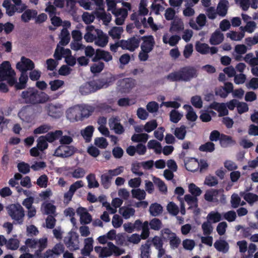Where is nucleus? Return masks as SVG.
<instances>
[{
	"label": "nucleus",
	"mask_w": 258,
	"mask_h": 258,
	"mask_svg": "<svg viewBox=\"0 0 258 258\" xmlns=\"http://www.w3.org/2000/svg\"><path fill=\"white\" fill-rule=\"evenodd\" d=\"M157 127V123L156 120H152L147 122L144 126V130L147 133H150Z\"/></svg>",
	"instance_id": "56"
},
{
	"label": "nucleus",
	"mask_w": 258,
	"mask_h": 258,
	"mask_svg": "<svg viewBox=\"0 0 258 258\" xmlns=\"http://www.w3.org/2000/svg\"><path fill=\"white\" fill-rule=\"evenodd\" d=\"M188 191L192 196L195 197L199 196L202 194L201 189L193 183H190L189 184Z\"/></svg>",
	"instance_id": "51"
},
{
	"label": "nucleus",
	"mask_w": 258,
	"mask_h": 258,
	"mask_svg": "<svg viewBox=\"0 0 258 258\" xmlns=\"http://www.w3.org/2000/svg\"><path fill=\"white\" fill-rule=\"evenodd\" d=\"M214 246L217 251L223 253L227 252L229 249L228 243L223 239L216 240L214 244Z\"/></svg>",
	"instance_id": "19"
},
{
	"label": "nucleus",
	"mask_w": 258,
	"mask_h": 258,
	"mask_svg": "<svg viewBox=\"0 0 258 258\" xmlns=\"http://www.w3.org/2000/svg\"><path fill=\"white\" fill-rule=\"evenodd\" d=\"M9 215L16 223L21 225L24 222L25 211L20 204H12L7 207Z\"/></svg>",
	"instance_id": "4"
},
{
	"label": "nucleus",
	"mask_w": 258,
	"mask_h": 258,
	"mask_svg": "<svg viewBox=\"0 0 258 258\" xmlns=\"http://www.w3.org/2000/svg\"><path fill=\"white\" fill-rule=\"evenodd\" d=\"M21 96L26 103L33 105L44 103L49 99V96L45 92L31 87L23 91Z\"/></svg>",
	"instance_id": "2"
},
{
	"label": "nucleus",
	"mask_w": 258,
	"mask_h": 258,
	"mask_svg": "<svg viewBox=\"0 0 258 258\" xmlns=\"http://www.w3.org/2000/svg\"><path fill=\"white\" fill-rule=\"evenodd\" d=\"M19 241L17 239L11 238L7 242V247L11 250H16L19 246Z\"/></svg>",
	"instance_id": "52"
},
{
	"label": "nucleus",
	"mask_w": 258,
	"mask_h": 258,
	"mask_svg": "<svg viewBox=\"0 0 258 258\" xmlns=\"http://www.w3.org/2000/svg\"><path fill=\"white\" fill-rule=\"evenodd\" d=\"M224 40L223 34L219 31H215L211 35L210 43L212 45H218Z\"/></svg>",
	"instance_id": "21"
},
{
	"label": "nucleus",
	"mask_w": 258,
	"mask_h": 258,
	"mask_svg": "<svg viewBox=\"0 0 258 258\" xmlns=\"http://www.w3.org/2000/svg\"><path fill=\"white\" fill-rule=\"evenodd\" d=\"M231 204L233 208H237L240 204L241 199L238 195L234 194L231 196Z\"/></svg>",
	"instance_id": "62"
},
{
	"label": "nucleus",
	"mask_w": 258,
	"mask_h": 258,
	"mask_svg": "<svg viewBox=\"0 0 258 258\" xmlns=\"http://www.w3.org/2000/svg\"><path fill=\"white\" fill-rule=\"evenodd\" d=\"M184 165L187 170L192 172L197 171L199 168V162L195 158H190L184 160Z\"/></svg>",
	"instance_id": "17"
},
{
	"label": "nucleus",
	"mask_w": 258,
	"mask_h": 258,
	"mask_svg": "<svg viewBox=\"0 0 258 258\" xmlns=\"http://www.w3.org/2000/svg\"><path fill=\"white\" fill-rule=\"evenodd\" d=\"M76 149L73 146L61 145L55 151L54 155L61 158H68L73 155Z\"/></svg>",
	"instance_id": "9"
},
{
	"label": "nucleus",
	"mask_w": 258,
	"mask_h": 258,
	"mask_svg": "<svg viewBox=\"0 0 258 258\" xmlns=\"http://www.w3.org/2000/svg\"><path fill=\"white\" fill-rule=\"evenodd\" d=\"M196 50L203 54L209 53L210 47L206 43H202L198 42L196 44Z\"/></svg>",
	"instance_id": "40"
},
{
	"label": "nucleus",
	"mask_w": 258,
	"mask_h": 258,
	"mask_svg": "<svg viewBox=\"0 0 258 258\" xmlns=\"http://www.w3.org/2000/svg\"><path fill=\"white\" fill-rule=\"evenodd\" d=\"M123 30L121 27H113L109 31V35L113 39H119Z\"/></svg>",
	"instance_id": "39"
},
{
	"label": "nucleus",
	"mask_w": 258,
	"mask_h": 258,
	"mask_svg": "<svg viewBox=\"0 0 258 258\" xmlns=\"http://www.w3.org/2000/svg\"><path fill=\"white\" fill-rule=\"evenodd\" d=\"M112 59V56L108 51H106L102 49H97L95 51V54L92 58L93 62H98L100 60H103L106 62H108Z\"/></svg>",
	"instance_id": "13"
},
{
	"label": "nucleus",
	"mask_w": 258,
	"mask_h": 258,
	"mask_svg": "<svg viewBox=\"0 0 258 258\" xmlns=\"http://www.w3.org/2000/svg\"><path fill=\"white\" fill-rule=\"evenodd\" d=\"M167 209L168 212L173 215H176L179 212L178 207L173 202H170L167 206Z\"/></svg>",
	"instance_id": "58"
},
{
	"label": "nucleus",
	"mask_w": 258,
	"mask_h": 258,
	"mask_svg": "<svg viewBox=\"0 0 258 258\" xmlns=\"http://www.w3.org/2000/svg\"><path fill=\"white\" fill-rule=\"evenodd\" d=\"M219 141L222 147H226L232 142V139L231 137L222 134Z\"/></svg>",
	"instance_id": "49"
},
{
	"label": "nucleus",
	"mask_w": 258,
	"mask_h": 258,
	"mask_svg": "<svg viewBox=\"0 0 258 258\" xmlns=\"http://www.w3.org/2000/svg\"><path fill=\"white\" fill-rule=\"evenodd\" d=\"M95 144L100 148L104 149L108 146V142L105 138H98L95 140Z\"/></svg>",
	"instance_id": "60"
},
{
	"label": "nucleus",
	"mask_w": 258,
	"mask_h": 258,
	"mask_svg": "<svg viewBox=\"0 0 258 258\" xmlns=\"http://www.w3.org/2000/svg\"><path fill=\"white\" fill-rule=\"evenodd\" d=\"M240 196L250 205L258 201V196L253 193L242 191L240 192Z\"/></svg>",
	"instance_id": "22"
},
{
	"label": "nucleus",
	"mask_w": 258,
	"mask_h": 258,
	"mask_svg": "<svg viewBox=\"0 0 258 258\" xmlns=\"http://www.w3.org/2000/svg\"><path fill=\"white\" fill-rule=\"evenodd\" d=\"M37 12L34 10L28 9L21 15V20L25 23L28 22L31 19L36 17Z\"/></svg>",
	"instance_id": "25"
},
{
	"label": "nucleus",
	"mask_w": 258,
	"mask_h": 258,
	"mask_svg": "<svg viewBox=\"0 0 258 258\" xmlns=\"http://www.w3.org/2000/svg\"><path fill=\"white\" fill-rule=\"evenodd\" d=\"M202 228L205 235H210L213 229L212 225L209 221L204 222L202 225Z\"/></svg>",
	"instance_id": "48"
},
{
	"label": "nucleus",
	"mask_w": 258,
	"mask_h": 258,
	"mask_svg": "<svg viewBox=\"0 0 258 258\" xmlns=\"http://www.w3.org/2000/svg\"><path fill=\"white\" fill-rule=\"evenodd\" d=\"M149 226L152 230L159 231L162 227V223L160 219L154 218L149 222Z\"/></svg>",
	"instance_id": "38"
},
{
	"label": "nucleus",
	"mask_w": 258,
	"mask_h": 258,
	"mask_svg": "<svg viewBox=\"0 0 258 258\" xmlns=\"http://www.w3.org/2000/svg\"><path fill=\"white\" fill-rule=\"evenodd\" d=\"M64 249L65 248L63 244L61 243H57L54 245L52 249L47 250L46 251V253L47 254L46 256L47 258L49 256L52 255V254L59 255L61 253L64 252Z\"/></svg>",
	"instance_id": "20"
},
{
	"label": "nucleus",
	"mask_w": 258,
	"mask_h": 258,
	"mask_svg": "<svg viewBox=\"0 0 258 258\" xmlns=\"http://www.w3.org/2000/svg\"><path fill=\"white\" fill-rule=\"evenodd\" d=\"M86 178L88 181V186L89 188H97L99 186V184L94 173H90L87 175Z\"/></svg>",
	"instance_id": "34"
},
{
	"label": "nucleus",
	"mask_w": 258,
	"mask_h": 258,
	"mask_svg": "<svg viewBox=\"0 0 258 258\" xmlns=\"http://www.w3.org/2000/svg\"><path fill=\"white\" fill-rule=\"evenodd\" d=\"M47 113L48 115L55 118H58L61 116L59 109L52 104L47 106Z\"/></svg>",
	"instance_id": "27"
},
{
	"label": "nucleus",
	"mask_w": 258,
	"mask_h": 258,
	"mask_svg": "<svg viewBox=\"0 0 258 258\" xmlns=\"http://www.w3.org/2000/svg\"><path fill=\"white\" fill-rule=\"evenodd\" d=\"M55 216L49 215L46 218V226L47 228L53 229L56 223V219L54 218Z\"/></svg>",
	"instance_id": "59"
},
{
	"label": "nucleus",
	"mask_w": 258,
	"mask_h": 258,
	"mask_svg": "<svg viewBox=\"0 0 258 258\" xmlns=\"http://www.w3.org/2000/svg\"><path fill=\"white\" fill-rule=\"evenodd\" d=\"M35 66H16V68L21 72V76L19 79V82L16 84L17 90L25 89L28 80V70H31Z\"/></svg>",
	"instance_id": "5"
},
{
	"label": "nucleus",
	"mask_w": 258,
	"mask_h": 258,
	"mask_svg": "<svg viewBox=\"0 0 258 258\" xmlns=\"http://www.w3.org/2000/svg\"><path fill=\"white\" fill-rule=\"evenodd\" d=\"M135 210L132 208H125L123 210V211L120 213L124 219H127L131 216L135 214Z\"/></svg>",
	"instance_id": "64"
},
{
	"label": "nucleus",
	"mask_w": 258,
	"mask_h": 258,
	"mask_svg": "<svg viewBox=\"0 0 258 258\" xmlns=\"http://www.w3.org/2000/svg\"><path fill=\"white\" fill-rule=\"evenodd\" d=\"M52 127L48 124H43L35 128L33 133L35 135L41 134L48 133V131L52 129Z\"/></svg>",
	"instance_id": "42"
},
{
	"label": "nucleus",
	"mask_w": 258,
	"mask_h": 258,
	"mask_svg": "<svg viewBox=\"0 0 258 258\" xmlns=\"http://www.w3.org/2000/svg\"><path fill=\"white\" fill-rule=\"evenodd\" d=\"M183 108L187 110V113L186 114V117L187 120L190 121H195L198 116L196 113L194 111L193 108L189 105H184Z\"/></svg>",
	"instance_id": "30"
},
{
	"label": "nucleus",
	"mask_w": 258,
	"mask_h": 258,
	"mask_svg": "<svg viewBox=\"0 0 258 258\" xmlns=\"http://www.w3.org/2000/svg\"><path fill=\"white\" fill-rule=\"evenodd\" d=\"M107 245L110 248V250L111 252V255L114 254L116 256H118L122 254L125 253V250L123 249L120 248L118 246L115 245L112 242H108L107 243Z\"/></svg>",
	"instance_id": "36"
},
{
	"label": "nucleus",
	"mask_w": 258,
	"mask_h": 258,
	"mask_svg": "<svg viewBox=\"0 0 258 258\" xmlns=\"http://www.w3.org/2000/svg\"><path fill=\"white\" fill-rule=\"evenodd\" d=\"M182 116L183 115L175 109L172 110L169 114L170 120L174 123H177Z\"/></svg>",
	"instance_id": "45"
},
{
	"label": "nucleus",
	"mask_w": 258,
	"mask_h": 258,
	"mask_svg": "<svg viewBox=\"0 0 258 258\" xmlns=\"http://www.w3.org/2000/svg\"><path fill=\"white\" fill-rule=\"evenodd\" d=\"M30 72L28 73L30 79L33 81H38L41 75V72L37 70H35L34 68L31 70H28Z\"/></svg>",
	"instance_id": "53"
},
{
	"label": "nucleus",
	"mask_w": 258,
	"mask_h": 258,
	"mask_svg": "<svg viewBox=\"0 0 258 258\" xmlns=\"http://www.w3.org/2000/svg\"><path fill=\"white\" fill-rule=\"evenodd\" d=\"M44 136H40L37 139V147L40 151H43L48 148L47 141Z\"/></svg>",
	"instance_id": "47"
},
{
	"label": "nucleus",
	"mask_w": 258,
	"mask_h": 258,
	"mask_svg": "<svg viewBox=\"0 0 258 258\" xmlns=\"http://www.w3.org/2000/svg\"><path fill=\"white\" fill-rule=\"evenodd\" d=\"M149 138V135L146 133L140 134H134L131 138L134 142H143L146 143Z\"/></svg>",
	"instance_id": "41"
},
{
	"label": "nucleus",
	"mask_w": 258,
	"mask_h": 258,
	"mask_svg": "<svg viewBox=\"0 0 258 258\" xmlns=\"http://www.w3.org/2000/svg\"><path fill=\"white\" fill-rule=\"evenodd\" d=\"M80 112H81L79 105L70 107L66 111L67 118L72 122L82 120Z\"/></svg>",
	"instance_id": "11"
},
{
	"label": "nucleus",
	"mask_w": 258,
	"mask_h": 258,
	"mask_svg": "<svg viewBox=\"0 0 258 258\" xmlns=\"http://www.w3.org/2000/svg\"><path fill=\"white\" fill-rule=\"evenodd\" d=\"M163 208L161 205L157 203L152 204L150 206L149 212L150 214L154 217L157 216L162 213Z\"/></svg>",
	"instance_id": "29"
},
{
	"label": "nucleus",
	"mask_w": 258,
	"mask_h": 258,
	"mask_svg": "<svg viewBox=\"0 0 258 258\" xmlns=\"http://www.w3.org/2000/svg\"><path fill=\"white\" fill-rule=\"evenodd\" d=\"M66 246L71 250L74 251L79 249V237L78 235L71 233L63 239Z\"/></svg>",
	"instance_id": "10"
},
{
	"label": "nucleus",
	"mask_w": 258,
	"mask_h": 258,
	"mask_svg": "<svg viewBox=\"0 0 258 258\" xmlns=\"http://www.w3.org/2000/svg\"><path fill=\"white\" fill-rule=\"evenodd\" d=\"M140 40L143 41L141 45V49L150 52L154 47L155 41L152 35L144 36L141 37Z\"/></svg>",
	"instance_id": "12"
},
{
	"label": "nucleus",
	"mask_w": 258,
	"mask_h": 258,
	"mask_svg": "<svg viewBox=\"0 0 258 258\" xmlns=\"http://www.w3.org/2000/svg\"><path fill=\"white\" fill-rule=\"evenodd\" d=\"M49 84L50 86V89L52 91H56L63 85L64 82L60 80H55L50 81Z\"/></svg>",
	"instance_id": "57"
},
{
	"label": "nucleus",
	"mask_w": 258,
	"mask_h": 258,
	"mask_svg": "<svg viewBox=\"0 0 258 258\" xmlns=\"http://www.w3.org/2000/svg\"><path fill=\"white\" fill-rule=\"evenodd\" d=\"M219 190L218 189H212L206 191L204 195V198L206 201L209 202H214L218 201L217 197L219 194Z\"/></svg>",
	"instance_id": "24"
},
{
	"label": "nucleus",
	"mask_w": 258,
	"mask_h": 258,
	"mask_svg": "<svg viewBox=\"0 0 258 258\" xmlns=\"http://www.w3.org/2000/svg\"><path fill=\"white\" fill-rule=\"evenodd\" d=\"M215 144L211 141L201 145L199 148L200 151L205 152H212L215 150Z\"/></svg>",
	"instance_id": "43"
},
{
	"label": "nucleus",
	"mask_w": 258,
	"mask_h": 258,
	"mask_svg": "<svg viewBox=\"0 0 258 258\" xmlns=\"http://www.w3.org/2000/svg\"><path fill=\"white\" fill-rule=\"evenodd\" d=\"M218 181L216 177L209 175L206 177L204 183L209 186H214L217 185Z\"/></svg>",
	"instance_id": "61"
},
{
	"label": "nucleus",
	"mask_w": 258,
	"mask_h": 258,
	"mask_svg": "<svg viewBox=\"0 0 258 258\" xmlns=\"http://www.w3.org/2000/svg\"><path fill=\"white\" fill-rule=\"evenodd\" d=\"M95 31L97 35L95 40V44L102 47L105 46L108 42V36L101 30L97 29Z\"/></svg>",
	"instance_id": "16"
},
{
	"label": "nucleus",
	"mask_w": 258,
	"mask_h": 258,
	"mask_svg": "<svg viewBox=\"0 0 258 258\" xmlns=\"http://www.w3.org/2000/svg\"><path fill=\"white\" fill-rule=\"evenodd\" d=\"M93 239L92 237H88L84 240V247L81 250V254L85 256L90 255L93 249Z\"/></svg>",
	"instance_id": "18"
},
{
	"label": "nucleus",
	"mask_w": 258,
	"mask_h": 258,
	"mask_svg": "<svg viewBox=\"0 0 258 258\" xmlns=\"http://www.w3.org/2000/svg\"><path fill=\"white\" fill-rule=\"evenodd\" d=\"M109 124L110 127L113 130L116 134L121 135L124 132L123 126L120 123V119L117 116L110 118Z\"/></svg>",
	"instance_id": "14"
},
{
	"label": "nucleus",
	"mask_w": 258,
	"mask_h": 258,
	"mask_svg": "<svg viewBox=\"0 0 258 258\" xmlns=\"http://www.w3.org/2000/svg\"><path fill=\"white\" fill-rule=\"evenodd\" d=\"M175 137L179 140H183L186 136V127L184 125L176 127L174 132Z\"/></svg>",
	"instance_id": "35"
},
{
	"label": "nucleus",
	"mask_w": 258,
	"mask_h": 258,
	"mask_svg": "<svg viewBox=\"0 0 258 258\" xmlns=\"http://www.w3.org/2000/svg\"><path fill=\"white\" fill-rule=\"evenodd\" d=\"M81 119L84 118L88 117L94 111V108L92 106L88 105H79Z\"/></svg>",
	"instance_id": "23"
},
{
	"label": "nucleus",
	"mask_w": 258,
	"mask_h": 258,
	"mask_svg": "<svg viewBox=\"0 0 258 258\" xmlns=\"http://www.w3.org/2000/svg\"><path fill=\"white\" fill-rule=\"evenodd\" d=\"M208 221H212L213 223H217L221 220V215L218 212H211L207 216Z\"/></svg>",
	"instance_id": "54"
},
{
	"label": "nucleus",
	"mask_w": 258,
	"mask_h": 258,
	"mask_svg": "<svg viewBox=\"0 0 258 258\" xmlns=\"http://www.w3.org/2000/svg\"><path fill=\"white\" fill-rule=\"evenodd\" d=\"M227 37L230 38L232 40L238 41L241 40L244 36V32L237 33L235 31H230L226 34Z\"/></svg>",
	"instance_id": "46"
},
{
	"label": "nucleus",
	"mask_w": 258,
	"mask_h": 258,
	"mask_svg": "<svg viewBox=\"0 0 258 258\" xmlns=\"http://www.w3.org/2000/svg\"><path fill=\"white\" fill-rule=\"evenodd\" d=\"M255 57L252 53H248L243 57V60L248 64H258V51H255Z\"/></svg>",
	"instance_id": "31"
},
{
	"label": "nucleus",
	"mask_w": 258,
	"mask_h": 258,
	"mask_svg": "<svg viewBox=\"0 0 258 258\" xmlns=\"http://www.w3.org/2000/svg\"><path fill=\"white\" fill-rule=\"evenodd\" d=\"M116 79L117 77L111 74L106 73L105 76L101 79L84 83L80 87L79 91L83 95H88L111 85Z\"/></svg>",
	"instance_id": "1"
},
{
	"label": "nucleus",
	"mask_w": 258,
	"mask_h": 258,
	"mask_svg": "<svg viewBox=\"0 0 258 258\" xmlns=\"http://www.w3.org/2000/svg\"><path fill=\"white\" fill-rule=\"evenodd\" d=\"M133 197L140 201L145 199L146 194L143 189L140 188L133 189L132 190Z\"/></svg>",
	"instance_id": "44"
},
{
	"label": "nucleus",
	"mask_w": 258,
	"mask_h": 258,
	"mask_svg": "<svg viewBox=\"0 0 258 258\" xmlns=\"http://www.w3.org/2000/svg\"><path fill=\"white\" fill-rule=\"evenodd\" d=\"M62 131L61 130H56L54 132L47 133L45 136H44L46 140L49 143H52L58 140L62 135Z\"/></svg>",
	"instance_id": "26"
},
{
	"label": "nucleus",
	"mask_w": 258,
	"mask_h": 258,
	"mask_svg": "<svg viewBox=\"0 0 258 258\" xmlns=\"http://www.w3.org/2000/svg\"><path fill=\"white\" fill-rule=\"evenodd\" d=\"M44 210L46 215L56 216V207L53 204L48 203L45 204Z\"/></svg>",
	"instance_id": "50"
},
{
	"label": "nucleus",
	"mask_w": 258,
	"mask_h": 258,
	"mask_svg": "<svg viewBox=\"0 0 258 258\" xmlns=\"http://www.w3.org/2000/svg\"><path fill=\"white\" fill-rule=\"evenodd\" d=\"M140 43V39L137 38L135 36L132 37L127 40L122 39L120 40L121 47L123 50H128L131 52L134 51L139 47Z\"/></svg>",
	"instance_id": "8"
},
{
	"label": "nucleus",
	"mask_w": 258,
	"mask_h": 258,
	"mask_svg": "<svg viewBox=\"0 0 258 258\" xmlns=\"http://www.w3.org/2000/svg\"><path fill=\"white\" fill-rule=\"evenodd\" d=\"M123 223L122 219L117 214H115L112 218V224L115 228L120 227Z\"/></svg>",
	"instance_id": "63"
},
{
	"label": "nucleus",
	"mask_w": 258,
	"mask_h": 258,
	"mask_svg": "<svg viewBox=\"0 0 258 258\" xmlns=\"http://www.w3.org/2000/svg\"><path fill=\"white\" fill-rule=\"evenodd\" d=\"M228 2L227 1H220L217 8V14L221 16L224 17L227 13L228 9Z\"/></svg>",
	"instance_id": "28"
},
{
	"label": "nucleus",
	"mask_w": 258,
	"mask_h": 258,
	"mask_svg": "<svg viewBox=\"0 0 258 258\" xmlns=\"http://www.w3.org/2000/svg\"><path fill=\"white\" fill-rule=\"evenodd\" d=\"M16 73L11 66H0V81H4Z\"/></svg>",
	"instance_id": "15"
},
{
	"label": "nucleus",
	"mask_w": 258,
	"mask_h": 258,
	"mask_svg": "<svg viewBox=\"0 0 258 258\" xmlns=\"http://www.w3.org/2000/svg\"><path fill=\"white\" fill-rule=\"evenodd\" d=\"M112 177L108 173H104L100 176V182L104 188L108 189L111 185Z\"/></svg>",
	"instance_id": "33"
},
{
	"label": "nucleus",
	"mask_w": 258,
	"mask_h": 258,
	"mask_svg": "<svg viewBox=\"0 0 258 258\" xmlns=\"http://www.w3.org/2000/svg\"><path fill=\"white\" fill-rule=\"evenodd\" d=\"M94 132V127L92 125L87 126L83 131H82L81 134L86 142H90Z\"/></svg>",
	"instance_id": "37"
},
{
	"label": "nucleus",
	"mask_w": 258,
	"mask_h": 258,
	"mask_svg": "<svg viewBox=\"0 0 258 258\" xmlns=\"http://www.w3.org/2000/svg\"><path fill=\"white\" fill-rule=\"evenodd\" d=\"M191 103L197 108H201L203 106V101L200 96L196 95L191 97Z\"/></svg>",
	"instance_id": "55"
},
{
	"label": "nucleus",
	"mask_w": 258,
	"mask_h": 258,
	"mask_svg": "<svg viewBox=\"0 0 258 258\" xmlns=\"http://www.w3.org/2000/svg\"><path fill=\"white\" fill-rule=\"evenodd\" d=\"M135 230L139 231L142 230L141 238L142 239H146L150 235V228L149 227V222L145 221L144 222L140 219L136 220L133 223Z\"/></svg>",
	"instance_id": "7"
},
{
	"label": "nucleus",
	"mask_w": 258,
	"mask_h": 258,
	"mask_svg": "<svg viewBox=\"0 0 258 258\" xmlns=\"http://www.w3.org/2000/svg\"><path fill=\"white\" fill-rule=\"evenodd\" d=\"M61 39L59 44L61 45H67L70 40V35L69 31L66 28H63L60 33Z\"/></svg>",
	"instance_id": "32"
},
{
	"label": "nucleus",
	"mask_w": 258,
	"mask_h": 258,
	"mask_svg": "<svg viewBox=\"0 0 258 258\" xmlns=\"http://www.w3.org/2000/svg\"><path fill=\"white\" fill-rule=\"evenodd\" d=\"M197 77V71L194 68L185 66L177 71L169 73L165 79L170 82H188Z\"/></svg>",
	"instance_id": "3"
},
{
	"label": "nucleus",
	"mask_w": 258,
	"mask_h": 258,
	"mask_svg": "<svg viewBox=\"0 0 258 258\" xmlns=\"http://www.w3.org/2000/svg\"><path fill=\"white\" fill-rule=\"evenodd\" d=\"M117 89L121 93H128L135 86V80L126 78L118 81Z\"/></svg>",
	"instance_id": "6"
}]
</instances>
